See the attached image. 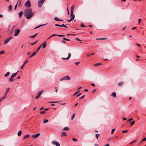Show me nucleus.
Segmentation results:
<instances>
[{
	"label": "nucleus",
	"instance_id": "31",
	"mask_svg": "<svg viewBox=\"0 0 146 146\" xmlns=\"http://www.w3.org/2000/svg\"><path fill=\"white\" fill-rule=\"evenodd\" d=\"M100 136V134H96V139H98V137Z\"/></svg>",
	"mask_w": 146,
	"mask_h": 146
},
{
	"label": "nucleus",
	"instance_id": "59",
	"mask_svg": "<svg viewBox=\"0 0 146 146\" xmlns=\"http://www.w3.org/2000/svg\"><path fill=\"white\" fill-rule=\"evenodd\" d=\"M3 100H4L2 98H1L0 99V102L2 101Z\"/></svg>",
	"mask_w": 146,
	"mask_h": 146
},
{
	"label": "nucleus",
	"instance_id": "6",
	"mask_svg": "<svg viewBox=\"0 0 146 146\" xmlns=\"http://www.w3.org/2000/svg\"><path fill=\"white\" fill-rule=\"evenodd\" d=\"M10 89V88H7V89L6 90V92H5V94H4V96L2 98L4 99H5L6 97V96H7V93H8V92H9Z\"/></svg>",
	"mask_w": 146,
	"mask_h": 146
},
{
	"label": "nucleus",
	"instance_id": "61",
	"mask_svg": "<svg viewBox=\"0 0 146 146\" xmlns=\"http://www.w3.org/2000/svg\"><path fill=\"white\" fill-rule=\"evenodd\" d=\"M85 96V95H84L83 96H82V97L80 98V99H83V98H84V97Z\"/></svg>",
	"mask_w": 146,
	"mask_h": 146
},
{
	"label": "nucleus",
	"instance_id": "11",
	"mask_svg": "<svg viewBox=\"0 0 146 146\" xmlns=\"http://www.w3.org/2000/svg\"><path fill=\"white\" fill-rule=\"evenodd\" d=\"M20 32V30L19 29H18L17 30L15 31V34H14L15 36H17L19 32Z\"/></svg>",
	"mask_w": 146,
	"mask_h": 146
},
{
	"label": "nucleus",
	"instance_id": "54",
	"mask_svg": "<svg viewBox=\"0 0 146 146\" xmlns=\"http://www.w3.org/2000/svg\"><path fill=\"white\" fill-rule=\"evenodd\" d=\"M136 44L138 46H141V45L140 44H137V43H136Z\"/></svg>",
	"mask_w": 146,
	"mask_h": 146
},
{
	"label": "nucleus",
	"instance_id": "45",
	"mask_svg": "<svg viewBox=\"0 0 146 146\" xmlns=\"http://www.w3.org/2000/svg\"><path fill=\"white\" fill-rule=\"evenodd\" d=\"M12 9V6L10 5L9 7V10H10L11 9Z\"/></svg>",
	"mask_w": 146,
	"mask_h": 146
},
{
	"label": "nucleus",
	"instance_id": "47",
	"mask_svg": "<svg viewBox=\"0 0 146 146\" xmlns=\"http://www.w3.org/2000/svg\"><path fill=\"white\" fill-rule=\"evenodd\" d=\"M107 38H97L96 39H101V40H104V39H106Z\"/></svg>",
	"mask_w": 146,
	"mask_h": 146
},
{
	"label": "nucleus",
	"instance_id": "12",
	"mask_svg": "<svg viewBox=\"0 0 146 146\" xmlns=\"http://www.w3.org/2000/svg\"><path fill=\"white\" fill-rule=\"evenodd\" d=\"M40 135V133H38L36 134L32 135V137L35 138H36L38 137Z\"/></svg>",
	"mask_w": 146,
	"mask_h": 146
},
{
	"label": "nucleus",
	"instance_id": "62",
	"mask_svg": "<svg viewBox=\"0 0 146 146\" xmlns=\"http://www.w3.org/2000/svg\"><path fill=\"white\" fill-rule=\"evenodd\" d=\"M44 108V107H42L39 110H42Z\"/></svg>",
	"mask_w": 146,
	"mask_h": 146
},
{
	"label": "nucleus",
	"instance_id": "25",
	"mask_svg": "<svg viewBox=\"0 0 146 146\" xmlns=\"http://www.w3.org/2000/svg\"><path fill=\"white\" fill-rule=\"evenodd\" d=\"M29 136H30L29 135V134H27V135H25L24 136V137L23 138V139H26V138H28V137H29Z\"/></svg>",
	"mask_w": 146,
	"mask_h": 146
},
{
	"label": "nucleus",
	"instance_id": "41",
	"mask_svg": "<svg viewBox=\"0 0 146 146\" xmlns=\"http://www.w3.org/2000/svg\"><path fill=\"white\" fill-rule=\"evenodd\" d=\"M130 123H131V125H132L134 124L135 122L134 121H133L132 122H131Z\"/></svg>",
	"mask_w": 146,
	"mask_h": 146
},
{
	"label": "nucleus",
	"instance_id": "38",
	"mask_svg": "<svg viewBox=\"0 0 146 146\" xmlns=\"http://www.w3.org/2000/svg\"><path fill=\"white\" fill-rule=\"evenodd\" d=\"M115 131V129H113L111 131V134H112Z\"/></svg>",
	"mask_w": 146,
	"mask_h": 146
},
{
	"label": "nucleus",
	"instance_id": "57",
	"mask_svg": "<svg viewBox=\"0 0 146 146\" xmlns=\"http://www.w3.org/2000/svg\"><path fill=\"white\" fill-rule=\"evenodd\" d=\"M123 121H125L127 119L125 117H123Z\"/></svg>",
	"mask_w": 146,
	"mask_h": 146
},
{
	"label": "nucleus",
	"instance_id": "17",
	"mask_svg": "<svg viewBox=\"0 0 146 146\" xmlns=\"http://www.w3.org/2000/svg\"><path fill=\"white\" fill-rule=\"evenodd\" d=\"M46 42H45L42 45V48L43 49L44 48H45L46 47Z\"/></svg>",
	"mask_w": 146,
	"mask_h": 146
},
{
	"label": "nucleus",
	"instance_id": "43",
	"mask_svg": "<svg viewBox=\"0 0 146 146\" xmlns=\"http://www.w3.org/2000/svg\"><path fill=\"white\" fill-rule=\"evenodd\" d=\"M46 113L45 111H41L40 112L41 114H42L43 113Z\"/></svg>",
	"mask_w": 146,
	"mask_h": 146
},
{
	"label": "nucleus",
	"instance_id": "40",
	"mask_svg": "<svg viewBox=\"0 0 146 146\" xmlns=\"http://www.w3.org/2000/svg\"><path fill=\"white\" fill-rule=\"evenodd\" d=\"M38 40H37L36 41H35V42H32V43H31V44L32 45H33L34 44H35L37 42Z\"/></svg>",
	"mask_w": 146,
	"mask_h": 146
},
{
	"label": "nucleus",
	"instance_id": "19",
	"mask_svg": "<svg viewBox=\"0 0 146 146\" xmlns=\"http://www.w3.org/2000/svg\"><path fill=\"white\" fill-rule=\"evenodd\" d=\"M111 96H113L114 97H115L116 96V93L115 92H113L111 94Z\"/></svg>",
	"mask_w": 146,
	"mask_h": 146
},
{
	"label": "nucleus",
	"instance_id": "37",
	"mask_svg": "<svg viewBox=\"0 0 146 146\" xmlns=\"http://www.w3.org/2000/svg\"><path fill=\"white\" fill-rule=\"evenodd\" d=\"M48 120L46 119V120H44V121H43V123H47L48 122Z\"/></svg>",
	"mask_w": 146,
	"mask_h": 146
},
{
	"label": "nucleus",
	"instance_id": "1",
	"mask_svg": "<svg viewBox=\"0 0 146 146\" xmlns=\"http://www.w3.org/2000/svg\"><path fill=\"white\" fill-rule=\"evenodd\" d=\"M25 16L27 19H30L34 15L35 13L32 12V9L31 8L27 9L24 12Z\"/></svg>",
	"mask_w": 146,
	"mask_h": 146
},
{
	"label": "nucleus",
	"instance_id": "35",
	"mask_svg": "<svg viewBox=\"0 0 146 146\" xmlns=\"http://www.w3.org/2000/svg\"><path fill=\"white\" fill-rule=\"evenodd\" d=\"M42 44L37 49V50H36V52H37L38 51L40 50V48H41V47L42 46Z\"/></svg>",
	"mask_w": 146,
	"mask_h": 146
},
{
	"label": "nucleus",
	"instance_id": "16",
	"mask_svg": "<svg viewBox=\"0 0 146 146\" xmlns=\"http://www.w3.org/2000/svg\"><path fill=\"white\" fill-rule=\"evenodd\" d=\"M54 19L58 21H63V20L60 19L58 17H55L54 18Z\"/></svg>",
	"mask_w": 146,
	"mask_h": 146
},
{
	"label": "nucleus",
	"instance_id": "44",
	"mask_svg": "<svg viewBox=\"0 0 146 146\" xmlns=\"http://www.w3.org/2000/svg\"><path fill=\"white\" fill-rule=\"evenodd\" d=\"M128 132L127 130H123L122 131L123 133H126Z\"/></svg>",
	"mask_w": 146,
	"mask_h": 146
},
{
	"label": "nucleus",
	"instance_id": "13",
	"mask_svg": "<svg viewBox=\"0 0 146 146\" xmlns=\"http://www.w3.org/2000/svg\"><path fill=\"white\" fill-rule=\"evenodd\" d=\"M63 40H62V42L64 43H66V42L64 40H68V41L70 40L69 39H67L66 38H64V37L63 38Z\"/></svg>",
	"mask_w": 146,
	"mask_h": 146
},
{
	"label": "nucleus",
	"instance_id": "20",
	"mask_svg": "<svg viewBox=\"0 0 146 146\" xmlns=\"http://www.w3.org/2000/svg\"><path fill=\"white\" fill-rule=\"evenodd\" d=\"M10 73L9 72H7L6 74L4 75V76H5V77H7L9 76Z\"/></svg>",
	"mask_w": 146,
	"mask_h": 146
},
{
	"label": "nucleus",
	"instance_id": "55",
	"mask_svg": "<svg viewBox=\"0 0 146 146\" xmlns=\"http://www.w3.org/2000/svg\"><path fill=\"white\" fill-rule=\"evenodd\" d=\"M62 35H57V36H58L59 37H62Z\"/></svg>",
	"mask_w": 146,
	"mask_h": 146
},
{
	"label": "nucleus",
	"instance_id": "28",
	"mask_svg": "<svg viewBox=\"0 0 146 146\" xmlns=\"http://www.w3.org/2000/svg\"><path fill=\"white\" fill-rule=\"evenodd\" d=\"M102 64V63H96V64H94L93 65V66H98V65H101Z\"/></svg>",
	"mask_w": 146,
	"mask_h": 146
},
{
	"label": "nucleus",
	"instance_id": "8",
	"mask_svg": "<svg viewBox=\"0 0 146 146\" xmlns=\"http://www.w3.org/2000/svg\"><path fill=\"white\" fill-rule=\"evenodd\" d=\"M13 38L12 37L10 36L8 38H7L4 41V44H6L7 43L9 40H11V39Z\"/></svg>",
	"mask_w": 146,
	"mask_h": 146
},
{
	"label": "nucleus",
	"instance_id": "2",
	"mask_svg": "<svg viewBox=\"0 0 146 146\" xmlns=\"http://www.w3.org/2000/svg\"><path fill=\"white\" fill-rule=\"evenodd\" d=\"M18 72V71H17L16 73L12 74L11 78L9 80V82H12L14 81V80L13 79V78L16 76Z\"/></svg>",
	"mask_w": 146,
	"mask_h": 146
},
{
	"label": "nucleus",
	"instance_id": "52",
	"mask_svg": "<svg viewBox=\"0 0 146 146\" xmlns=\"http://www.w3.org/2000/svg\"><path fill=\"white\" fill-rule=\"evenodd\" d=\"M141 20V19H138V23L139 24L140 23Z\"/></svg>",
	"mask_w": 146,
	"mask_h": 146
},
{
	"label": "nucleus",
	"instance_id": "27",
	"mask_svg": "<svg viewBox=\"0 0 146 146\" xmlns=\"http://www.w3.org/2000/svg\"><path fill=\"white\" fill-rule=\"evenodd\" d=\"M62 136H63V137L64 136H66V133L64 132H62Z\"/></svg>",
	"mask_w": 146,
	"mask_h": 146
},
{
	"label": "nucleus",
	"instance_id": "60",
	"mask_svg": "<svg viewBox=\"0 0 146 146\" xmlns=\"http://www.w3.org/2000/svg\"><path fill=\"white\" fill-rule=\"evenodd\" d=\"M81 94V93H80L79 94H78L77 96V97H78V96H80Z\"/></svg>",
	"mask_w": 146,
	"mask_h": 146
},
{
	"label": "nucleus",
	"instance_id": "4",
	"mask_svg": "<svg viewBox=\"0 0 146 146\" xmlns=\"http://www.w3.org/2000/svg\"><path fill=\"white\" fill-rule=\"evenodd\" d=\"M70 80V77L68 76H66L61 78L60 79V81H62L64 80Z\"/></svg>",
	"mask_w": 146,
	"mask_h": 146
},
{
	"label": "nucleus",
	"instance_id": "63",
	"mask_svg": "<svg viewBox=\"0 0 146 146\" xmlns=\"http://www.w3.org/2000/svg\"><path fill=\"white\" fill-rule=\"evenodd\" d=\"M136 28H137V27H133V28L132 29V30H133L135 29Z\"/></svg>",
	"mask_w": 146,
	"mask_h": 146
},
{
	"label": "nucleus",
	"instance_id": "50",
	"mask_svg": "<svg viewBox=\"0 0 146 146\" xmlns=\"http://www.w3.org/2000/svg\"><path fill=\"white\" fill-rule=\"evenodd\" d=\"M54 25L56 26H58V27H60V26L61 25H60L58 24H56Z\"/></svg>",
	"mask_w": 146,
	"mask_h": 146
},
{
	"label": "nucleus",
	"instance_id": "64",
	"mask_svg": "<svg viewBox=\"0 0 146 146\" xmlns=\"http://www.w3.org/2000/svg\"><path fill=\"white\" fill-rule=\"evenodd\" d=\"M104 146H109V144H107L106 145H104Z\"/></svg>",
	"mask_w": 146,
	"mask_h": 146
},
{
	"label": "nucleus",
	"instance_id": "7",
	"mask_svg": "<svg viewBox=\"0 0 146 146\" xmlns=\"http://www.w3.org/2000/svg\"><path fill=\"white\" fill-rule=\"evenodd\" d=\"M43 92V90H42L38 92V93L37 96L36 97L35 99H38L40 97V95L42 94Z\"/></svg>",
	"mask_w": 146,
	"mask_h": 146
},
{
	"label": "nucleus",
	"instance_id": "42",
	"mask_svg": "<svg viewBox=\"0 0 146 146\" xmlns=\"http://www.w3.org/2000/svg\"><path fill=\"white\" fill-rule=\"evenodd\" d=\"M80 63V62H75V64L76 65H78Z\"/></svg>",
	"mask_w": 146,
	"mask_h": 146
},
{
	"label": "nucleus",
	"instance_id": "5",
	"mask_svg": "<svg viewBox=\"0 0 146 146\" xmlns=\"http://www.w3.org/2000/svg\"><path fill=\"white\" fill-rule=\"evenodd\" d=\"M25 6L27 7H30L31 6L30 1L29 0L27 1L25 3Z\"/></svg>",
	"mask_w": 146,
	"mask_h": 146
},
{
	"label": "nucleus",
	"instance_id": "46",
	"mask_svg": "<svg viewBox=\"0 0 146 146\" xmlns=\"http://www.w3.org/2000/svg\"><path fill=\"white\" fill-rule=\"evenodd\" d=\"M4 53V51L3 50L1 51V52H0V55L1 54H3Z\"/></svg>",
	"mask_w": 146,
	"mask_h": 146
},
{
	"label": "nucleus",
	"instance_id": "10",
	"mask_svg": "<svg viewBox=\"0 0 146 146\" xmlns=\"http://www.w3.org/2000/svg\"><path fill=\"white\" fill-rule=\"evenodd\" d=\"M71 56V54L69 53L68 54V56L67 58H61L64 60H68L70 58Z\"/></svg>",
	"mask_w": 146,
	"mask_h": 146
},
{
	"label": "nucleus",
	"instance_id": "56",
	"mask_svg": "<svg viewBox=\"0 0 146 146\" xmlns=\"http://www.w3.org/2000/svg\"><path fill=\"white\" fill-rule=\"evenodd\" d=\"M73 140L74 141H77V140L75 138H73Z\"/></svg>",
	"mask_w": 146,
	"mask_h": 146
},
{
	"label": "nucleus",
	"instance_id": "26",
	"mask_svg": "<svg viewBox=\"0 0 146 146\" xmlns=\"http://www.w3.org/2000/svg\"><path fill=\"white\" fill-rule=\"evenodd\" d=\"M23 14V12L22 11H21L20 12L19 14V17H21L22 16Z\"/></svg>",
	"mask_w": 146,
	"mask_h": 146
},
{
	"label": "nucleus",
	"instance_id": "51",
	"mask_svg": "<svg viewBox=\"0 0 146 146\" xmlns=\"http://www.w3.org/2000/svg\"><path fill=\"white\" fill-rule=\"evenodd\" d=\"M48 102V103H56V102Z\"/></svg>",
	"mask_w": 146,
	"mask_h": 146
},
{
	"label": "nucleus",
	"instance_id": "36",
	"mask_svg": "<svg viewBox=\"0 0 146 146\" xmlns=\"http://www.w3.org/2000/svg\"><path fill=\"white\" fill-rule=\"evenodd\" d=\"M79 92H80V91H77L75 93H74V94H73V96H75V95H76Z\"/></svg>",
	"mask_w": 146,
	"mask_h": 146
},
{
	"label": "nucleus",
	"instance_id": "18",
	"mask_svg": "<svg viewBox=\"0 0 146 146\" xmlns=\"http://www.w3.org/2000/svg\"><path fill=\"white\" fill-rule=\"evenodd\" d=\"M123 84L124 82H120L118 84V85L119 86H121Z\"/></svg>",
	"mask_w": 146,
	"mask_h": 146
},
{
	"label": "nucleus",
	"instance_id": "15",
	"mask_svg": "<svg viewBox=\"0 0 146 146\" xmlns=\"http://www.w3.org/2000/svg\"><path fill=\"white\" fill-rule=\"evenodd\" d=\"M74 5H72L71 7V13H72V14L74 12Z\"/></svg>",
	"mask_w": 146,
	"mask_h": 146
},
{
	"label": "nucleus",
	"instance_id": "53",
	"mask_svg": "<svg viewBox=\"0 0 146 146\" xmlns=\"http://www.w3.org/2000/svg\"><path fill=\"white\" fill-rule=\"evenodd\" d=\"M132 119H133V118H131L129 119H128V120L127 121H131Z\"/></svg>",
	"mask_w": 146,
	"mask_h": 146
},
{
	"label": "nucleus",
	"instance_id": "3",
	"mask_svg": "<svg viewBox=\"0 0 146 146\" xmlns=\"http://www.w3.org/2000/svg\"><path fill=\"white\" fill-rule=\"evenodd\" d=\"M45 0H39L38 2V6L39 7H41Z\"/></svg>",
	"mask_w": 146,
	"mask_h": 146
},
{
	"label": "nucleus",
	"instance_id": "32",
	"mask_svg": "<svg viewBox=\"0 0 146 146\" xmlns=\"http://www.w3.org/2000/svg\"><path fill=\"white\" fill-rule=\"evenodd\" d=\"M75 113H74L73 115L72 116V117H71V120H72L73 119V118H74V117H75Z\"/></svg>",
	"mask_w": 146,
	"mask_h": 146
},
{
	"label": "nucleus",
	"instance_id": "23",
	"mask_svg": "<svg viewBox=\"0 0 146 146\" xmlns=\"http://www.w3.org/2000/svg\"><path fill=\"white\" fill-rule=\"evenodd\" d=\"M22 133V131L20 130L17 133V135L18 136H19L21 135Z\"/></svg>",
	"mask_w": 146,
	"mask_h": 146
},
{
	"label": "nucleus",
	"instance_id": "21",
	"mask_svg": "<svg viewBox=\"0 0 146 146\" xmlns=\"http://www.w3.org/2000/svg\"><path fill=\"white\" fill-rule=\"evenodd\" d=\"M63 130L69 131V128L68 127H65L63 129Z\"/></svg>",
	"mask_w": 146,
	"mask_h": 146
},
{
	"label": "nucleus",
	"instance_id": "30",
	"mask_svg": "<svg viewBox=\"0 0 146 146\" xmlns=\"http://www.w3.org/2000/svg\"><path fill=\"white\" fill-rule=\"evenodd\" d=\"M60 27H64L66 28H68V27H66L65 25H64V24H63L61 25L60 26Z\"/></svg>",
	"mask_w": 146,
	"mask_h": 146
},
{
	"label": "nucleus",
	"instance_id": "24",
	"mask_svg": "<svg viewBox=\"0 0 146 146\" xmlns=\"http://www.w3.org/2000/svg\"><path fill=\"white\" fill-rule=\"evenodd\" d=\"M94 52H93V53H91L90 54H87V56L88 57H89L91 55H94Z\"/></svg>",
	"mask_w": 146,
	"mask_h": 146
},
{
	"label": "nucleus",
	"instance_id": "33",
	"mask_svg": "<svg viewBox=\"0 0 146 146\" xmlns=\"http://www.w3.org/2000/svg\"><path fill=\"white\" fill-rule=\"evenodd\" d=\"M37 52H34L32 54V55L33 56H35L36 54V53H37Z\"/></svg>",
	"mask_w": 146,
	"mask_h": 146
},
{
	"label": "nucleus",
	"instance_id": "58",
	"mask_svg": "<svg viewBox=\"0 0 146 146\" xmlns=\"http://www.w3.org/2000/svg\"><path fill=\"white\" fill-rule=\"evenodd\" d=\"M91 85L92 86H95V84L94 83H92L91 84Z\"/></svg>",
	"mask_w": 146,
	"mask_h": 146
},
{
	"label": "nucleus",
	"instance_id": "39",
	"mask_svg": "<svg viewBox=\"0 0 146 146\" xmlns=\"http://www.w3.org/2000/svg\"><path fill=\"white\" fill-rule=\"evenodd\" d=\"M81 26L82 27H86V26H85L83 24V23H82L81 24Z\"/></svg>",
	"mask_w": 146,
	"mask_h": 146
},
{
	"label": "nucleus",
	"instance_id": "29",
	"mask_svg": "<svg viewBox=\"0 0 146 146\" xmlns=\"http://www.w3.org/2000/svg\"><path fill=\"white\" fill-rule=\"evenodd\" d=\"M28 60H27L25 62H24V63L23 64V65L21 67V69H22L24 65H25V64L28 61Z\"/></svg>",
	"mask_w": 146,
	"mask_h": 146
},
{
	"label": "nucleus",
	"instance_id": "49",
	"mask_svg": "<svg viewBox=\"0 0 146 146\" xmlns=\"http://www.w3.org/2000/svg\"><path fill=\"white\" fill-rule=\"evenodd\" d=\"M146 141V138H144L142 139L141 141Z\"/></svg>",
	"mask_w": 146,
	"mask_h": 146
},
{
	"label": "nucleus",
	"instance_id": "9",
	"mask_svg": "<svg viewBox=\"0 0 146 146\" xmlns=\"http://www.w3.org/2000/svg\"><path fill=\"white\" fill-rule=\"evenodd\" d=\"M52 143L56 146H60L59 143L56 141H53L52 142Z\"/></svg>",
	"mask_w": 146,
	"mask_h": 146
},
{
	"label": "nucleus",
	"instance_id": "34",
	"mask_svg": "<svg viewBox=\"0 0 146 146\" xmlns=\"http://www.w3.org/2000/svg\"><path fill=\"white\" fill-rule=\"evenodd\" d=\"M37 34V33H36L35 35H34L33 36H30V37L31 38H34L35 36H36Z\"/></svg>",
	"mask_w": 146,
	"mask_h": 146
},
{
	"label": "nucleus",
	"instance_id": "22",
	"mask_svg": "<svg viewBox=\"0 0 146 146\" xmlns=\"http://www.w3.org/2000/svg\"><path fill=\"white\" fill-rule=\"evenodd\" d=\"M46 24H43V25H38V26H37V27H35L34 29H36L37 28H38L40 27L41 26H43L44 25H45Z\"/></svg>",
	"mask_w": 146,
	"mask_h": 146
},
{
	"label": "nucleus",
	"instance_id": "14",
	"mask_svg": "<svg viewBox=\"0 0 146 146\" xmlns=\"http://www.w3.org/2000/svg\"><path fill=\"white\" fill-rule=\"evenodd\" d=\"M70 16H71V20H73L75 18V15L73 14V13H72H72H71Z\"/></svg>",
	"mask_w": 146,
	"mask_h": 146
},
{
	"label": "nucleus",
	"instance_id": "48",
	"mask_svg": "<svg viewBox=\"0 0 146 146\" xmlns=\"http://www.w3.org/2000/svg\"><path fill=\"white\" fill-rule=\"evenodd\" d=\"M57 36V35L56 34H53L52 35H51L50 36V37H52L53 36Z\"/></svg>",
	"mask_w": 146,
	"mask_h": 146
}]
</instances>
